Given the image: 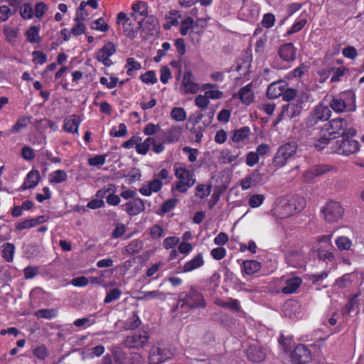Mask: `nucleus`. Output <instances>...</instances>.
Here are the masks:
<instances>
[{"instance_id":"1","label":"nucleus","mask_w":364,"mask_h":364,"mask_svg":"<svg viewBox=\"0 0 364 364\" xmlns=\"http://www.w3.org/2000/svg\"><path fill=\"white\" fill-rule=\"evenodd\" d=\"M306 205V200L301 196L291 198H279L274 204L272 213L277 218H285L301 211Z\"/></svg>"},{"instance_id":"2","label":"nucleus","mask_w":364,"mask_h":364,"mask_svg":"<svg viewBox=\"0 0 364 364\" xmlns=\"http://www.w3.org/2000/svg\"><path fill=\"white\" fill-rule=\"evenodd\" d=\"M173 171L177 181L172 186V191L175 190L181 193H186L196 183L194 173L188 170L183 164H175Z\"/></svg>"},{"instance_id":"3","label":"nucleus","mask_w":364,"mask_h":364,"mask_svg":"<svg viewBox=\"0 0 364 364\" xmlns=\"http://www.w3.org/2000/svg\"><path fill=\"white\" fill-rule=\"evenodd\" d=\"M171 181L169 171L166 168L161 169L154 174L153 180L144 183L140 188L139 193L144 196H150L153 193L159 192L163 185L168 184Z\"/></svg>"},{"instance_id":"4","label":"nucleus","mask_w":364,"mask_h":364,"mask_svg":"<svg viewBox=\"0 0 364 364\" xmlns=\"http://www.w3.org/2000/svg\"><path fill=\"white\" fill-rule=\"evenodd\" d=\"M331 235H321L316 237L312 243L311 251L317 255L319 259L326 262L336 260L335 254L325 249L326 245H331Z\"/></svg>"},{"instance_id":"5","label":"nucleus","mask_w":364,"mask_h":364,"mask_svg":"<svg viewBox=\"0 0 364 364\" xmlns=\"http://www.w3.org/2000/svg\"><path fill=\"white\" fill-rule=\"evenodd\" d=\"M331 108L336 112H352L355 109V97L352 91H346L333 98Z\"/></svg>"},{"instance_id":"6","label":"nucleus","mask_w":364,"mask_h":364,"mask_svg":"<svg viewBox=\"0 0 364 364\" xmlns=\"http://www.w3.org/2000/svg\"><path fill=\"white\" fill-rule=\"evenodd\" d=\"M360 149V145L357 140L350 137L344 138V134L341 139L332 143V152L345 156L358 153Z\"/></svg>"},{"instance_id":"7","label":"nucleus","mask_w":364,"mask_h":364,"mask_svg":"<svg viewBox=\"0 0 364 364\" xmlns=\"http://www.w3.org/2000/svg\"><path fill=\"white\" fill-rule=\"evenodd\" d=\"M297 144L288 142L279 146L273 158L272 165L277 169L284 167L296 153Z\"/></svg>"},{"instance_id":"8","label":"nucleus","mask_w":364,"mask_h":364,"mask_svg":"<svg viewBox=\"0 0 364 364\" xmlns=\"http://www.w3.org/2000/svg\"><path fill=\"white\" fill-rule=\"evenodd\" d=\"M117 23L122 27L124 34L130 38L136 37L138 30L141 26V23L135 21L131 16L128 17L124 12L117 14Z\"/></svg>"},{"instance_id":"9","label":"nucleus","mask_w":364,"mask_h":364,"mask_svg":"<svg viewBox=\"0 0 364 364\" xmlns=\"http://www.w3.org/2000/svg\"><path fill=\"white\" fill-rule=\"evenodd\" d=\"M175 353L171 349L154 345L149 350L148 363L149 364H161L172 359Z\"/></svg>"},{"instance_id":"10","label":"nucleus","mask_w":364,"mask_h":364,"mask_svg":"<svg viewBox=\"0 0 364 364\" xmlns=\"http://www.w3.org/2000/svg\"><path fill=\"white\" fill-rule=\"evenodd\" d=\"M149 342V335L147 331L138 330L127 336L124 341L125 346L129 348L141 349L146 347Z\"/></svg>"},{"instance_id":"11","label":"nucleus","mask_w":364,"mask_h":364,"mask_svg":"<svg viewBox=\"0 0 364 364\" xmlns=\"http://www.w3.org/2000/svg\"><path fill=\"white\" fill-rule=\"evenodd\" d=\"M321 212L326 221L334 223L343 218L344 210L340 203L331 200L326 203Z\"/></svg>"},{"instance_id":"12","label":"nucleus","mask_w":364,"mask_h":364,"mask_svg":"<svg viewBox=\"0 0 364 364\" xmlns=\"http://www.w3.org/2000/svg\"><path fill=\"white\" fill-rule=\"evenodd\" d=\"M331 115V110L328 105L323 103L317 105L306 120V126L313 127L319 122H324L329 119Z\"/></svg>"},{"instance_id":"13","label":"nucleus","mask_w":364,"mask_h":364,"mask_svg":"<svg viewBox=\"0 0 364 364\" xmlns=\"http://www.w3.org/2000/svg\"><path fill=\"white\" fill-rule=\"evenodd\" d=\"M179 304H181V307L186 306L189 309L203 308L205 306L203 295L194 289H191L184 296L181 294Z\"/></svg>"},{"instance_id":"14","label":"nucleus","mask_w":364,"mask_h":364,"mask_svg":"<svg viewBox=\"0 0 364 364\" xmlns=\"http://www.w3.org/2000/svg\"><path fill=\"white\" fill-rule=\"evenodd\" d=\"M200 86L196 82L193 73L190 70L185 71L182 77L181 90L185 94H196Z\"/></svg>"},{"instance_id":"15","label":"nucleus","mask_w":364,"mask_h":364,"mask_svg":"<svg viewBox=\"0 0 364 364\" xmlns=\"http://www.w3.org/2000/svg\"><path fill=\"white\" fill-rule=\"evenodd\" d=\"M115 53L116 46L113 43L108 42L96 53V59L99 62H101L105 67H110L113 64L110 57Z\"/></svg>"},{"instance_id":"16","label":"nucleus","mask_w":364,"mask_h":364,"mask_svg":"<svg viewBox=\"0 0 364 364\" xmlns=\"http://www.w3.org/2000/svg\"><path fill=\"white\" fill-rule=\"evenodd\" d=\"M268 353V349L261 346L257 342L250 345L247 350V357L252 363L264 361Z\"/></svg>"},{"instance_id":"17","label":"nucleus","mask_w":364,"mask_h":364,"mask_svg":"<svg viewBox=\"0 0 364 364\" xmlns=\"http://www.w3.org/2000/svg\"><path fill=\"white\" fill-rule=\"evenodd\" d=\"M293 364H306L311 360L309 349L304 344L296 346L291 355Z\"/></svg>"},{"instance_id":"18","label":"nucleus","mask_w":364,"mask_h":364,"mask_svg":"<svg viewBox=\"0 0 364 364\" xmlns=\"http://www.w3.org/2000/svg\"><path fill=\"white\" fill-rule=\"evenodd\" d=\"M302 109L300 100H294L292 102L283 106L282 111L277 122L278 123L283 119H292L300 114Z\"/></svg>"},{"instance_id":"19","label":"nucleus","mask_w":364,"mask_h":364,"mask_svg":"<svg viewBox=\"0 0 364 364\" xmlns=\"http://www.w3.org/2000/svg\"><path fill=\"white\" fill-rule=\"evenodd\" d=\"M122 208L130 216L137 215L145 209L144 203L140 198H134L122 205Z\"/></svg>"},{"instance_id":"20","label":"nucleus","mask_w":364,"mask_h":364,"mask_svg":"<svg viewBox=\"0 0 364 364\" xmlns=\"http://www.w3.org/2000/svg\"><path fill=\"white\" fill-rule=\"evenodd\" d=\"M332 169V166L326 164H319L316 166H314L308 168L303 173V178L305 181L309 182L312 181L314 178L324 174Z\"/></svg>"},{"instance_id":"21","label":"nucleus","mask_w":364,"mask_h":364,"mask_svg":"<svg viewBox=\"0 0 364 364\" xmlns=\"http://www.w3.org/2000/svg\"><path fill=\"white\" fill-rule=\"evenodd\" d=\"M131 17L139 23H142L148 15L147 6L144 1H135L132 6Z\"/></svg>"},{"instance_id":"22","label":"nucleus","mask_w":364,"mask_h":364,"mask_svg":"<svg viewBox=\"0 0 364 364\" xmlns=\"http://www.w3.org/2000/svg\"><path fill=\"white\" fill-rule=\"evenodd\" d=\"M200 90L208 97L209 100H217L223 98L224 93L219 90L218 85L215 83L205 82L201 85Z\"/></svg>"},{"instance_id":"23","label":"nucleus","mask_w":364,"mask_h":364,"mask_svg":"<svg viewBox=\"0 0 364 364\" xmlns=\"http://www.w3.org/2000/svg\"><path fill=\"white\" fill-rule=\"evenodd\" d=\"M348 127V122L346 119L337 118L331 120L327 125L325 132L330 136H333L344 131Z\"/></svg>"},{"instance_id":"24","label":"nucleus","mask_w":364,"mask_h":364,"mask_svg":"<svg viewBox=\"0 0 364 364\" xmlns=\"http://www.w3.org/2000/svg\"><path fill=\"white\" fill-rule=\"evenodd\" d=\"M82 120V119L78 115H70L65 118L63 129L68 133L74 134L78 136L79 127Z\"/></svg>"},{"instance_id":"25","label":"nucleus","mask_w":364,"mask_h":364,"mask_svg":"<svg viewBox=\"0 0 364 364\" xmlns=\"http://www.w3.org/2000/svg\"><path fill=\"white\" fill-rule=\"evenodd\" d=\"M289 265L296 268H301L307 262V257L300 251H291L286 256Z\"/></svg>"},{"instance_id":"26","label":"nucleus","mask_w":364,"mask_h":364,"mask_svg":"<svg viewBox=\"0 0 364 364\" xmlns=\"http://www.w3.org/2000/svg\"><path fill=\"white\" fill-rule=\"evenodd\" d=\"M233 98H238L243 105H250L255 98V95L252 89V84L250 83L240 89L237 93L232 95Z\"/></svg>"},{"instance_id":"27","label":"nucleus","mask_w":364,"mask_h":364,"mask_svg":"<svg viewBox=\"0 0 364 364\" xmlns=\"http://www.w3.org/2000/svg\"><path fill=\"white\" fill-rule=\"evenodd\" d=\"M263 174L259 170L253 171L250 174L247 175L241 180L240 186L242 190H248L252 186L258 184L262 181Z\"/></svg>"},{"instance_id":"28","label":"nucleus","mask_w":364,"mask_h":364,"mask_svg":"<svg viewBox=\"0 0 364 364\" xmlns=\"http://www.w3.org/2000/svg\"><path fill=\"white\" fill-rule=\"evenodd\" d=\"M296 48L291 43L281 46L278 50V55L284 61H293L296 58Z\"/></svg>"},{"instance_id":"29","label":"nucleus","mask_w":364,"mask_h":364,"mask_svg":"<svg viewBox=\"0 0 364 364\" xmlns=\"http://www.w3.org/2000/svg\"><path fill=\"white\" fill-rule=\"evenodd\" d=\"M287 87V83L285 81L274 82L267 87V95L272 99L277 98L283 95Z\"/></svg>"},{"instance_id":"30","label":"nucleus","mask_w":364,"mask_h":364,"mask_svg":"<svg viewBox=\"0 0 364 364\" xmlns=\"http://www.w3.org/2000/svg\"><path fill=\"white\" fill-rule=\"evenodd\" d=\"M205 263L203 256L202 253H198L192 259L186 262L183 267V272H190L195 269H197L202 266H203Z\"/></svg>"},{"instance_id":"31","label":"nucleus","mask_w":364,"mask_h":364,"mask_svg":"<svg viewBox=\"0 0 364 364\" xmlns=\"http://www.w3.org/2000/svg\"><path fill=\"white\" fill-rule=\"evenodd\" d=\"M182 129L179 126H172L164 132V142L173 144L178 141L181 137Z\"/></svg>"},{"instance_id":"32","label":"nucleus","mask_w":364,"mask_h":364,"mask_svg":"<svg viewBox=\"0 0 364 364\" xmlns=\"http://www.w3.org/2000/svg\"><path fill=\"white\" fill-rule=\"evenodd\" d=\"M302 282L299 277H292L285 280L284 286L282 289L284 294L294 293Z\"/></svg>"},{"instance_id":"33","label":"nucleus","mask_w":364,"mask_h":364,"mask_svg":"<svg viewBox=\"0 0 364 364\" xmlns=\"http://www.w3.org/2000/svg\"><path fill=\"white\" fill-rule=\"evenodd\" d=\"M40 173L38 171L32 170L28 173L24 182L21 186V189L26 190L34 188L39 181Z\"/></svg>"},{"instance_id":"34","label":"nucleus","mask_w":364,"mask_h":364,"mask_svg":"<svg viewBox=\"0 0 364 364\" xmlns=\"http://www.w3.org/2000/svg\"><path fill=\"white\" fill-rule=\"evenodd\" d=\"M138 300L149 301L154 299H158L161 301H164L166 299V295L163 291L159 290H154L149 291H144L141 293V296H139Z\"/></svg>"},{"instance_id":"35","label":"nucleus","mask_w":364,"mask_h":364,"mask_svg":"<svg viewBox=\"0 0 364 364\" xmlns=\"http://www.w3.org/2000/svg\"><path fill=\"white\" fill-rule=\"evenodd\" d=\"M299 306L295 301H287L282 307V311L285 316L290 318H295L299 314Z\"/></svg>"},{"instance_id":"36","label":"nucleus","mask_w":364,"mask_h":364,"mask_svg":"<svg viewBox=\"0 0 364 364\" xmlns=\"http://www.w3.org/2000/svg\"><path fill=\"white\" fill-rule=\"evenodd\" d=\"M261 268V264L256 260H247L242 263V271L247 275L257 272Z\"/></svg>"},{"instance_id":"37","label":"nucleus","mask_w":364,"mask_h":364,"mask_svg":"<svg viewBox=\"0 0 364 364\" xmlns=\"http://www.w3.org/2000/svg\"><path fill=\"white\" fill-rule=\"evenodd\" d=\"M334 138H336V136H330L328 135V136H326V133H323V135L317 139L314 146L316 149L321 151L324 149L327 145H329L331 151L332 152V143L335 142L333 140Z\"/></svg>"},{"instance_id":"38","label":"nucleus","mask_w":364,"mask_h":364,"mask_svg":"<svg viewBox=\"0 0 364 364\" xmlns=\"http://www.w3.org/2000/svg\"><path fill=\"white\" fill-rule=\"evenodd\" d=\"M239 156V153L229 149H223L220 152V160L224 164H231L235 161Z\"/></svg>"},{"instance_id":"39","label":"nucleus","mask_w":364,"mask_h":364,"mask_svg":"<svg viewBox=\"0 0 364 364\" xmlns=\"http://www.w3.org/2000/svg\"><path fill=\"white\" fill-rule=\"evenodd\" d=\"M68 179L67 173L61 169L51 172L48 176V181L50 183H60Z\"/></svg>"},{"instance_id":"40","label":"nucleus","mask_w":364,"mask_h":364,"mask_svg":"<svg viewBox=\"0 0 364 364\" xmlns=\"http://www.w3.org/2000/svg\"><path fill=\"white\" fill-rule=\"evenodd\" d=\"M337 248L341 251H348L353 246L352 240L346 236H339L335 240Z\"/></svg>"},{"instance_id":"41","label":"nucleus","mask_w":364,"mask_h":364,"mask_svg":"<svg viewBox=\"0 0 364 364\" xmlns=\"http://www.w3.org/2000/svg\"><path fill=\"white\" fill-rule=\"evenodd\" d=\"M31 122V119L28 117L23 116L19 117L14 125L12 127L10 131H8L10 134H16L19 132L22 129L26 127Z\"/></svg>"},{"instance_id":"42","label":"nucleus","mask_w":364,"mask_h":364,"mask_svg":"<svg viewBox=\"0 0 364 364\" xmlns=\"http://www.w3.org/2000/svg\"><path fill=\"white\" fill-rule=\"evenodd\" d=\"M124 67L127 69V74L129 76H132L141 68V65L134 58H128Z\"/></svg>"},{"instance_id":"43","label":"nucleus","mask_w":364,"mask_h":364,"mask_svg":"<svg viewBox=\"0 0 364 364\" xmlns=\"http://www.w3.org/2000/svg\"><path fill=\"white\" fill-rule=\"evenodd\" d=\"M58 314L56 309H40L35 312L34 315L38 318L51 319L55 318Z\"/></svg>"},{"instance_id":"44","label":"nucleus","mask_w":364,"mask_h":364,"mask_svg":"<svg viewBox=\"0 0 364 364\" xmlns=\"http://www.w3.org/2000/svg\"><path fill=\"white\" fill-rule=\"evenodd\" d=\"M250 133V129L247 127H244L240 129H237L234 132L232 139L234 142H241L246 139Z\"/></svg>"},{"instance_id":"45","label":"nucleus","mask_w":364,"mask_h":364,"mask_svg":"<svg viewBox=\"0 0 364 364\" xmlns=\"http://www.w3.org/2000/svg\"><path fill=\"white\" fill-rule=\"evenodd\" d=\"M242 13L247 21H252L258 16L259 9L257 6H244L242 8Z\"/></svg>"},{"instance_id":"46","label":"nucleus","mask_w":364,"mask_h":364,"mask_svg":"<svg viewBox=\"0 0 364 364\" xmlns=\"http://www.w3.org/2000/svg\"><path fill=\"white\" fill-rule=\"evenodd\" d=\"M211 192V186L208 184H198L196 187L195 195L200 199L207 198Z\"/></svg>"},{"instance_id":"47","label":"nucleus","mask_w":364,"mask_h":364,"mask_svg":"<svg viewBox=\"0 0 364 364\" xmlns=\"http://www.w3.org/2000/svg\"><path fill=\"white\" fill-rule=\"evenodd\" d=\"M151 143H154L153 137H147L144 141L138 142L136 151L139 154L145 155L149 150Z\"/></svg>"},{"instance_id":"48","label":"nucleus","mask_w":364,"mask_h":364,"mask_svg":"<svg viewBox=\"0 0 364 364\" xmlns=\"http://www.w3.org/2000/svg\"><path fill=\"white\" fill-rule=\"evenodd\" d=\"M194 21L192 18L188 17L182 21L180 32L183 36H186L193 29Z\"/></svg>"},{"instance_id":"49","label":"nucleus","mask_w":364,"mask_h":364,"mask_svg":"<svg viewBox=\"0 0 364 364\" xmlns=\"http://www.w3.org/2000/svg\"><path fill=\"white\" fill-rule=\"evenodd\" d=\"M27 40L31 43H38L40 41L39 28L37 26H31L26 33Z\"/></svg>"},{"instance_id":"50","label":"nucleus","mask_w":364,"mask_h":364,"mask_svg":"<svg viewBox=\"0 0 364 364\" xmlns=\"http://www.w3.org/2000/svg\"><path fill=\"white\" fill-rule=\"evenodd\" d=\"M20 14L24 19H31L33 17V8L31 3L26 2L21 5Z\"/></svg>"},{"instance_id":"51","label":"nucleus","mask_w":364,"mask_h":364,"mask_svg":"<svg viewBox=\"0 0 364 364\" xmlns=\"http://www.w3.org/2000/svg\"><path fill=\"white\" fill-rule=\"evenodd\" d=\"M171 117L176 122H183L186 119V112L182 107H174L171 112Z\"/></svg>"},{"instance_id":"52","label":"nucleus","mask_w":364,"mask_h":364,"mask_svg":"<svg viewBox=\"0 0 364 364\" xmlns=\"http://www.w3.org/2000/svg\"><path fill=\"white\" fill-rule=\"evenodd\" d=\"M15 247L11 243H5L3 245V257L7 262H11L14 258Z\"/></svg>"},{"instance_id":"53","label":"nucleus","mask_w":364,"mask_h":364,"mask_svg":"<svg viewBox=\"0 0 364 364\" xmlns=\"http://www.w3.org/2000/svg\"><path fill=\"white\" fill-rule=\"evenodd\" d=\"M264 198L262 194H253L250 197L248 204L252 208H258L263 204Z\"/></svg>"},{"instance_id":"54","label":"nucleus","mask_w":364,"mask_h":364,"mask_svg":"<svg viewBox=\"0 0 364 364\" xmlns=\"http://www.w3.org/2000/svg\"><path fill=\"white\" fill-rule=\"evenodd\" d=\"M122 295V291L118 288H114L109 290L104 299V302L105 304L111 303L114 301H116L120 298Z\"/></svg>"},{"instance_id":"55","label":"nucleus","mask_w":364,"mask_h":364,"mask_svg":"<svg viewBox=\"0 0 364 364\" xmlns=\"http://www.w3.org/2000/svg\"><path fill=\"white\" fill-rule=\"evenodd\" d=\"M217 305L223 308L230 309L232 310H238L240 303L237 299H230L228 301H218Z\"/></svg>"},{"instance_id":"56","label":"nucleus","mask_w":364,"mask_h":364,"mask_svg":"<svg viewBox=\"0 0 364 364\" xmlns=\"http://www.w3.org/2000/svg\"><path fill=\"white\" fill-rule=\"evenodd\" d=\"M48 10V6L44 2H38L36 4L33 9V16L41 18Z\"/></svg>"},{"instance_id":"57","label":"nucleus","mask_w":364,"mask_h":364,"mask_svg":"<svg viewBox=\"0 0 364 364\" xmlns=\"http://www.w3.org/2000/svg\"><path fill=\"white\" fill-rule=\"evenodd\" d=\"M127 134V126L124 123L119 124V125L117 127H112V129L110 130V135L114 137H122L126 136Z\"/></svg>"},{"instance_id":"58","label":"nucleus","mask_w":364,"mask_h":364,"mask_svg":"<svg viewBox=\"0 0 364 364\" xmlns=\"http://www.w3.org/2000/svg\"><path fill=\"white\" fill-rule=\"evenodd\" d=\"M195 105L201 109H205L210 104V100L204 93L203 95H198L195 97Z\"/></svg>"},{"instance_id":"59","label":"nucleus","mask_w":364,"mask_h":364,"mask_svg":"<svg viewBox=\"0 0 364 364\" xmlns=\"http://www.w3.org/2000/svg\"><path fill=\"white\" fill-rule=\"evenodd\" d=\"M141 81L146 84H155L157 82L156 73L153 70L146 72L140 76Z\"/></svg>"},{"instance_id":"60","label":"nucleus","mask_w":364,"mask_h":364,"mask_svg":"<svg viewBox=\"0 0 364 364\" xmlns=\"http://www.w3.org/2000/svg\"><path fill=\"white\" fill-rule=\"evenodd\" d=\"M161 130V126L159 124H155L153 123H148L144 128V134L146 136H152L158 133Z\"/></svg>"},{"instance_id":"61","label":"nucleus","mask_w":364,"mask_h":364,"mask_svg":"<svg viewBox=\"0 0 364 364\" xmlns=\"http://www.w3.org/2000/svg\"><path fill=\"white\" fill-rule=\"evenodd\" d=\"M107 154L96 155L94 157L90 158L88 163L92 166H100L105 164L106 161Z\"/></svg>"},{"instance_id":"62","label":"nucleus","mask_w":364,"mask_h":364,"mask_svg":"<svg viewBox=\"0 0 364 364\" xmlns=\"http://www.w3.org/2000/svg\"><path fill=\"white\" fill-rule=\"evenodd\" d=\"M180 239L176 236L168 237L164 239L163 246L165 249L169 250L179 244Z\"/></svg>"},{"instance_id":"63","label":"nucleus","mask_w":364,"mask_h":364,"mask_svg":"<svg viewBox=\"0 0 364 364\" xmlns=\"http://www.w3.org/2000/svg\"><path fill=\"white\" fill-rule=\"evenodd\" d=\"M4 33L8 39L9 41L11 43H13L15 41V39L18 36V30L16 28L10 27V26H5Z\"/></svg>"},{"instance_id":"64","label":"nucleus","mask_w":364,"mask_h":364,"mask_svg":"<svg viewBox=\"0 0 364 364\" xmlns=\"http://www.w3.org/2000/svg\"><path fill=\"white\" fill-rule=\"evenodd\" d=\"M259 160L258 153L250 151L246 156L245 162L249 167H252L259 162Z\"/></svg>"}]
</instances>
